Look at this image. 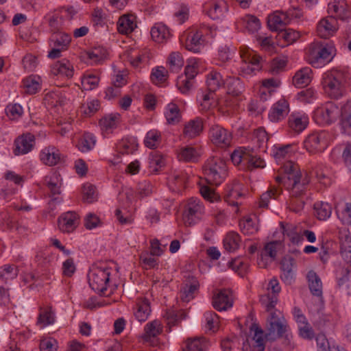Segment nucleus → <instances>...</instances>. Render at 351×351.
<instances>
[{
	"label": "nucleus",
	"mask_w": 351,
	"mask_h": 351,
	"mask_svg": "<svg viewBox=\"0 0 351 351\" xmlns=\"http://www.w3.org/2000/svg\"><path fill=\"white\" fill-rule=\"evenodd\" d=\"M280 172L282 175L277 176L275 180L279 184L282 183L289 192L288 208L298 213L304 208L308 198L311 179L306 173H302L298 164L291 160L283 163Z\"/></svg>",
	"instance_id": "obj_1"
},
{
	"label": "nucleus",
	"mask_w": 351,
	"mask_h": 351,
	"mask_svg": "<svg viewBox=\"0 0 351 351\" xmlns=\"http://www.w3.org/2000/svg\"><path fill=\"white\" fill-rule=\"evenodd\" d=\"M348 80L347 71L333 69L324 73L321 85L324 93L329 98L339 99L346 94Z\"/></svg>",
	"instance_id": "obj_2"
},
{
	"label": "nucleus",
	"mask_w": 351,
	"mask_h": 351,
	"mask_svg": "<svg viewBox=\"0 0 351 351\" xmlns=\"http://www.w3.org/2000/svg\"><path fill=\"white\" fill-rule=\"evenodd\" d=\"M203 171L206 182L215 186L221 184L228 176L226 162L217 156H211L206 160Z\"/></svg>",
	"instance_id": "obj_3"
},
{
	"label": "nucleus",
	"mask_w": 351,
	"mask_h": 351,
	"mask_svg": "<svg viewBox=\"0 0 351 351\" xmlns=\"http://www.w3.org/2000/svg\"><path fill=\"white\" fill-rule=\"evenodd\" d=\"M269 315L267 319V333L263 335L269 340L274 341L282 338L288 332L289 326L281 311L275 308L266 311Z\"/></svg>",
	"instance_id": "obj_4"
},
{
	"label": "nucleus",
	"mask_w": 351,
	"mask_h": 351,
	"mask_svg": "<svg viewBox=\"0 0 351 351\" xmlns=\"http://www.w3.org/2000/svg\"><path fill=\"white\" fill-rule=\"evenodd\" d=\"M110 271L111 269L106 266L93 267L88 274V283L91 289L101 295H106Z\"/></svg>",
	"instance_id": "obj_5"
},
{
	"label": "nucleus",
	"mask_w": 351,
	"mask_h": 351,
	"mask_svg": "<svg viewBox=\"0 0 351 351\" xmlns=\"http://www.w3.org/2000/svg\"><path fill=\"white\" fill-rule=\"evenodd\" d=\"M204 31L203 28L192 27L187 29L180 36L181 43L188 51L194 53L199 52L205 43Z\"/></svg>",
	"instance_id": "obj_6"
},
{
	"label": "nucleus",
	"mask_w": 351,
	"mask_h": 351,
	"mask_svg": "<svg viewBox=\"0 0 351 351\" xmlns=\"http://www.w3.org/2000/svg\"><path fill=\"white\" fill-rule=\"evenodd\" d=\"M339 114L337 105L332 101H328L316 108L313 119L320 125H329L337 121Z\"/></svg>",
	"instance_id": "obj_7"
},
{
	"label": "nucleus",
	"mask_w": 351,
	"mask_h": 351,
	"mask_svg": "<svg viewBox=\"0 0 351 351\" xmlns=\"http://www.w3.org/2000/svg\"><path fill=\"white\" fill-rule=\"evenodd\" d=\"M330 137V135L328 131L314 132L305 138L304 146L309 153L322 152L327 147Z\"/></svg>",
	"instance_id": "obj_8"
},
{
	"label": "nucleus",
	"mask_w": 351,
	"mask_h": 351,
	"mask_svg": "<svg viewBox=\"0 0 351 351\" xmlns=\"http://www.w3.org/2000/svg\"><path fill=\"white\" fill-rule=\"evenodd\" d=\"M204 214V206L199 199L191 197L184 207L183 220L186 226L197 223Z\"/></svg>",
	"instance_id": "obj_9"
},
{
	"label": "nucleus",
	"mask_w": 351,
	"mask_h": 351,
	"mask_svg": "<svg viewBox=\"0 0 351 351\" xmlns=\"http://www.w3.org/2000/svg\"><path fill=\"white\" fill-rule=\"evenodd\" d=\"M208 136L210 141L221 148L230 146L232 141L231 132L218 125H213L210 128Z\"/></svg>",
	"instance_id": "obj_10"
},
{
	"label": "nucleus",
	"mask_w": 351,
	"mask_h": 351,
	"mask_svg": "<svg viewBox=\"0 0 351 351\" xmlns=\"http://www.w3.org/2000/svg\"><path fill=\"white\" fill-rule=\"evenodd\" d=\"M243 64L241 66V72L243 75H251L255 71H260L263 66L262 58L254 51H246L241 54Z\"/></svg>",
	"instance_id": "obj_11"
},
{
	"label": "nucleus",
	"mask_w": 351,
	"mask_h": 351,
	"mask_svg": "<svg viewBox=\"0 0 351 351\" xmlns=\"http://www.w3.org/2000/svg\"><path fill=\"white\" fill-rule=\"evenodd\" d=\"M281 288L278 280L274 278L270 280L268 287L267 293L261 296L260 302L266 311L272 310L278 301V294Z\"/></svg>",
	"instance_id": "obj_12"
},
{
	"label": "nucleus",
	"mask_w": 351,
	"mask_h": 351,
	"mask_svg": "<svg viewBox=\"0 0 351 351\" xmlns=\"http://www.w3.org/2000/svg\"><path fill=\"white\" fill-rule=\"evenodd\" d=\"M332 58V49L319 43H313L308 49V59L311 64L328 62Z\"/></svg>",
	"instance_id": "obj_13"
},
{
	"label": "nucleus",
	"mask_w": 351,
	"mask_h": 351,
	"mask_svg": "<svg viewBox=\"0 0 351 351\" xmlns=\"http://www.w3.org/2000/svg\"><path fill=\"white\" fill-rule=\"evenodd\" d=\"M278 245L277 241H271L265 245L258 260V265L260 267L265 268L269 263L274 261L277 254Z\"/></svg>",
	"instance_id": "obj_14"
},
{
	"label": "nucleus",
	"mask_w": 351,
	"mask_h": 351,
	"mask_svg": "<svg viewBox=\"0 0 351 351\" xmlns=\"http://www.w3.org/2000/svg\"><path fill=\"white\" fill-rule=\"evenodd\" d=\"M328 10L335 14V17L342 21H348L351 18V10L346 0H335L328 4Z\"/></svg>",
	"instance_id": "obj_15"
},
{
	"label": "nucleus",
	"mask_w": 351,
	"mask_h": 351,
	"mask_svg": "<svg viewBox=\"0 0 351 351\" xmlns=\"http://www.w3.org/2000/svg\"><path fill=\"white\" fill-rule=\"evenodd\" d=\"M59 229L63 232H71L79 223V218L75 212H67L58 219Z\"/></svg>",
	"instance_id": "obj_16"
},
{
	"label": "nucleus",
	"mask_w": 351,
	"mask_h": 351,
	"mask_svg": "<svg viewBox=\"0 0 351 351\" xmlns=\"http://www.w3.org/2000/svg\"><path fill=\"white\" fill-rule=\"evenodd\" d=\"M289 112L288 101L282 98L274 104L269 113V119L272 122H278L282 120Z\"/></svg>",
	"instance_id": "obj_17"
},
{
	"label": "nucleus",
	"mask_w": 351,
	"mask_h": 351,
	"mask_svg": "<svg viewBox=\"0 0 351 351\" xmlns=\"http://www.w3.org/2000/svg\"><path fill=\"white\" fill-rule=\"evenodd\" d=\"M213 304L214 308L219 311H226L232 306V293L228 289H222L213 297Z\"/></svg>",
	"instance_id": "obj_18"
},
{
	"label": "nucleus",
	"mask_w": 351,
	"mask_h": 351,
	"mask_svg": "<svg viewBox=\"0 0 351 351\" xmlns=\"http://www.w3.org/2000/svg\"><path fill=\"white\" fill-rule=\"evenodd\" d=\"M15 155L25 154L30 152L34 144V136L30 133L23 134L17 138L15 141Z\"/></svg>",
	"instance_id": "obj_19"
},
{
	"label": "nucleus",
	"mask_w": 351,
	"mask_h": 351,
	"mask_svg": "<svg viewBox=\"0 0 351 351\" xmlns=\"http://www.w3.org/2000/svg\"><path fill=\"white\" fill-rule=\"evenodd\" d=\"M308 124V117L305 113L293 112L288 119L290 129L295 132H301Z\"/></svg>",
	"instance_id": "obj_20"
},
{
	"label": "nucleus",
	"mask_w": 351,
	"mask_h": 351,
	"mask_svg": "<svg viewBox=\"0 0 351 351\" xmlns=\"http://www.w3.org/2000/svg\"><path fill=\"white\" fill-rule=\"evenodd\" d=\"M51 73L66 79L73 75V67L70 62L66 59L58 61L51 66Z\"/></svg>",
	"instance_id": "obj_21"
},
{
	"label": "nucleus",
	"mask_w": 351,
	"mask_h": 351,
	"mask_svg": "<svg viewBox=\"0 0 351 351\" xmlns=\"http://www.w3.org/2000/svg\"><path fill=\"white\" fill-rule=\"evenodd\" d=\"M40 158L44 164L54 166L61 161L62 155L56 147L49 146L42 150Z\"/></svg>",
	"instance_id": "obj_22"
},
{
	"label": "nucleus",
	"mask_w": 351,
	"mask_h": 351,
	"mask_svg": "<svg viewBox=\"0 0 351 351\" xmlns=\"http://www.w3.org/2000/svg\"><path fill=\"white\" fill-rule=\"evenodd\" d=\"M336 21L334 18L321 20L317 27L318 36L322 38H328L337 31Z\"/></svg>",
	"instance_id": "obj_23"
},
{
	"label": "nucleus",
	"mask_w": 351,
	"mask_h": 351,
	"mask_svg": "<svg viewBox=\"0 0 351 351\" xmlns=\"http://www.w3.org/2000/svg\"><path fill=\"white\" fill-rule=\"evenodd\" d=\"M267 23L271 30L280 32L285 25L289 23V19L286 12L276 11L273 14L269 16Z\"/></svg>",
	"instance_id": "obj_24"
},
{
	"label": "nucleus",
	"mask_w": 351,
	"mask_h": 351,
	"mask_svg": "<svg viewBox=\"0 0 351 351\" xmlns=\"http://www.w3.org/2000/svg\"><path fill=\"white\" fill-rule=\"evenodd\" d=\"M210 343L204 337L189 338L182 348L183 351H208Z\"/></svg>",
	"instance_id": "obj_25"
},
{
	"label": "nucleus",
	"mask_w": 351,
	"mask_h": 351,
	"mask_svg": "<svg viewBox=\"0 0 351 351\" xmlns=\"http://www.w3.org/2000/svg\"><path fill=\"white\" fill-rule=\"evenodd\" d=\"M152 39L158 43L167 42L171 36L169 29L162 23H156L150 32Z\"/></svg>",
	"instance_id": "obj_26"
},
{
	"label": "nucleus",
	"mask_w": 351,
	"mask_h": 351,
	"mask_svg": "<svg viewBox=\"0 0 351 351\" xmlns=\"http://www.w3.org/2000/svg\"><path fill=\"white\" fill-rule=\"evenodd\" d=\"M203 130V121L200 118H195L185 123L183 135L185 138H193L199 136Z\"/></svg>",
	"instance_id": "obj_27"
},
{
	"label": "nucleus",
	"mask_w": 351,
	"mask_h": 351,
	"mask_svg": "<svg viewBox=\"0 0 351 351\" xmlns=\"http://www.w3.org/2000/svg\"><path fill=\"white\" fill-rule=\"evenodd\" d=\"M71 40V36L68 34L62 32H54L49 38V46L66 50Z\"/></svg>",
	"instance_id": "obj_28"
},
{
	"label": "nucleus",
	"mask_w": 351,
	"mask_h": 351,
	"mask_svg": "<svg viewBox=\"0 0 351 351\" xmlns=\"http://www.w3.org/2000/svg\"><path fill=\"white\" fill-rule=\"evenodd\" d=\"M228 95L238 97L244 90V85L240 78L228 77L226 79Z\"/></svg>",
	"instance_id": "obj_29"
},
{
	"label": "nucleus",
	"mask_w": 351,
	"mask_h": 351,
	"mask_svg": "<svg viewBox=\"0 0 351 351\" xmlns=\"http://www.w3.org/2000/svg\"><path fill=\"white\" fill-rule=\"evenodd\" d=\"M199 287L198 280L195 278L191 277L181 291L180 298L182 300L188 302L193 299L195 293L197 291Z\"/></svg>",
	"instance_id": "obj_30"
},
{
	"label": "nucleus",
	"mask_w": 351,
	"mask_h": 351,
	"mask_svg": "<svg viewBox=\"0 0 351 351\" xmlns=\"http://www.w3.org/2000/svg\"><path fill=\"white\" fill-rule=\"evenodd\" d=\"M340 125L344 132L351 134V101H348L341 108Z\"/></svg>",
	"instance_id": "obj_31"
},
{
	"label": "nucleus",
	"mask_w": 351,
	"mask_h": 351,
	"mask_svg": "<svg viewBox=\"0 0 351 351\" xmlns=\"http://www.w3.org/2000/svg\"><path fill=\"white\" fill-rule=\"evenodd\" d=\"M136 17L134 15H123L119 19L117 29L119 33L128 34L136 27Z\"/></svg>",
	"instance_id": "obj_32"
},
{
	"label": "nucleus",
	"mask_w": 351,
	"mask_h": 351,
	"mask_svg": "<svg viewBox=\"0 0 351 351\" xmlns=\"http://www.w3.org/2000/svg\"><path fill=\"white\" fill-rule=\"evenodd\" d=\"M187 180L188 176L186 173L177 172L169 178L168 184L171 190L179 193L185 186Z\"/></svg>",
	"instance_id": "obj_33"
},
{
	"label": "nucleus",
	"mask_w": 351,
	"mask_h": 351,
	"mask_svg": "<svg viewBox=\"0 0 351 351\" xmlns=\"http://www.w3.org/2000/svg\"><path fill=\"white\" fill-rule=\"evenodd\" d=\"M254 331L252 341L254 343L251 346V351H265V343L263 339V330L256 324H253L250 328Z\"/></svg>",
	"instance_id": "obj_34"
},
{
	"label": "nucleus",
	"mask_w": 351,
	"mask_h": 351,
	"mask_svg": "<svg viewBox=\"0 0 351 351\" xmlns=\"http://www.w3.org/2000/svg\"><path fill=\"white\" fill-rule=\"evenodd\" d=\"M312 79V70L309 67H304L296 72L293 77L295 86L302 88L307 86Z\"/></svg>",
	"instance_id": "obj_35"
},
{
	"label": "nucleus",
	"mask_w": 351,
	"mask_h": 351,
	"mask_svg": "<svg viewBox=\"0 0 351 351\" xmlns=\"http://www.w3.org/2000/svg\"><path fill=\"white\" fill-rule=\"evenodd\" d=\"M44 101L49 107L62 106L66 101L65 96L62 95L59 88L47 93L44 97Z\"/></svg>",
	"instance_id": "obj_36"
},
{
	"label": "nucleus",
	"mask_w": 351,
	"mask_h": 351,
	"mask_svg": "<svg viewBox=\"0 0 351 351\" xmlns=\"http://www.w3.org/2000/svg\"><path fill=\"white\" fill-rule=\"evenodd\" d=\"M308 287L313 295L321 297L322 295V284L321 279L314 271H308L307 274Z\"/></svg>",
	"instance_id": "obj_37"
},
{
	"label": "nucleus",
	"mask_w": 351,
	"mask_h": 351,
	"mask_svg": "<svg viewBox=\"0 0 351 351\" xmlns=\"http://www.w3.org/2000/svg\"><path fill=\"white\" fill-rule=\"evenodd\" d=\"M226 80H223L221 75L216 71H211L207 76L206 84L208 90L215 92L222 85L225 84Z\"/></svg>",
	"instance_id": "obj_38"
},
{
	"label": "nucleus",
	"mask_w": 351,
	"mask_h": 351,
	"mask_svg": "<svg viewBox=\"0 0 351 351\" xmlns=\"http://www.w3.org/2000/svg\"><path fill=\"white\" fill-rule=\"evenodd\" d=\"M151 308L149 300L144 298L136 304V310L134 312V316L140 322H145L148 318Z\"/></svg>",
	"instance_id": "obj_39"
},
{
	"label": "nucleus",
	"mask_w": 351,
	"mask_h": 351,
	"mask_svg": "<svg viewBox=\"0 0 351 351\" xmlns=\"http://www.w3.org/2000/svg\"><path fill=\"white\" fill-rule=\"evenodd\" d=\"M223 247L228 252H232L237 250L241 243V237L235 232H228L223 239Z\"/></svg>",
	"instance_id": "obj_40"
},
{
	"label": "nucleus",
	"mask_w": 351,
	"mask_h": 351,
	"mask_svg": "<svg viewBox=\"0 0 351 351\" xmlns=\"http://www.w3.org/2000/svg\"><path fill=\"white\" fill-rule=\"evenodd\" d=\"M241 185L239 183L234 184L232 186H228L226 194L224 195V200L231 206H238L237 199L243 195L240 191Z\"/></svg>",
	"instance_id": "obj_41"
},
{
	"label": "nucleus",
	"mask_w": 351,
	"mask_h": 351,
	"mask_svg": "<svg viewBox=\"0 0 351 351\" xmlns=\"http://www.w3.org/2000/svg\"><path fill=\"white\" fill-rule=\"evenodd\" d=\"M165 114L168 124L176 125L181 120L180 109L175 104L167 105Z\"/></svg>",
	"instance_id": "obj_42"
},
{
	"label": "nucleus",
	"mask_w": 351,
	"mask_h": 351,
	"mask_svg": "<svg viewBox=\"0 0 351 351\" xmlns=\"http://www.w3.org/2000/svg\"><path fill=\"white\" fill-rule=\"evenodd\" d=\"M126 59L130 62L134 67H138L140 64L145 62L147 56L141 53L139 50L135 49H130L125 51Z\"/></svg>",
	"instance_id": "obj_43"
},
{
	"label": "nucleus",
	"mask_w": 351,
	"mask_h": 351,
	"mask_svg": "<svg viewBox=\"0 0 351 351\" xmlns=\"http://www.w3.org/2000/svg\"><path fill=\"white\" fill-rule=\"evenodd\" d=\"M162 330L160 322L158 320H154L147 323L144 328L145 333L143 336L146 341L150 340L152 337L158 335Z\"/></svg>",
	"instance_id": "obj_44"
},
{
	"label": "nucleus",
	"mask_w": 351,
	"mask_h": 351,
	"mask_svg": "<svg viewBox=\"0 0 351 351\" xmlns=\"http://www.w3.org/2000/svg\"><path fill=\"white\" fill-rule=\"evenodd\" d=\"M100 78L95 73L87 72L82 78V86L84 90H91L99 85Z\"/></svg>",
	"instance_id": "obj_45"
},
{
	"label": "nucleus",
	"mask_w": 351,
	"mask_h": 351,
	"mask_svg": "<svg viewBox=\"0 0 351 351\" xmlns=\"http://www.w3.org/2000/svg\"><path fill=\"white\" fill-rule=\"evenodd\" d=\"M54 321V313L52 312L51 307L40 308L37 324L40 325L41 327H45L53 324Z\"/></svg>",
	"instance_id": "obj_46"
},
{
	"label": "nucleus",
	"mask_w": 351,
	"mask_h": 351,
	"mask_svg": "<svg viewBox=\"0 0 351 351\" xmlns=\"http://www.w3.org/2000/svg\"><path fill=\"white\" fill-rule=\"evenodd\" d=\"M340 253L347 263H351V236L345 234L341 237Z\"/></svg>",
	"instance_id": "obj_47"
},
{
	"label": "nucleus",
	"mask_w": 351,
	"mask_h": 351,
	"mask_svg": "<svg viewBox=\"0 0 351 351\" xmlns=\"http://www.w3.org/2000/svg\"><path fill=\"white\" fill-rule=\"evenodd\" d=\"M300 36V35L298 32L292 29H287L280 30L278 34L277 38L279 41H280V40L285 41V43L281 45L282 47H285V45H289L295 42Z\"/></svg>",
	"instance_id": "obj_48"
},
{
	"label": "nucleus",
	"mask_w": 351,
	"mask_h": 351,
	"mask_svg": "<svg viewBox=\"0 0 351 351\" xmlns=\"http://www.w3.org/2000/svg\"><path fill=\"white\" fill-rule=\"evenodd\" d=\"M25 91L30 95L36 93L40 89V77L36 75H31L23 81Z\"/></svg>",
	"instance_id": "obj_49"
},
{
	"label": "nucleus",
	"mask_w": 351,
	"mask_h": 351,
	"mask_svg": "<svg viewBox=\"0 0 351 351\" xmlns=\"http://www.w3.org/2000/svg\"><path fill=\"white\" fill-rule=\"evenodd\" d=\"M45 182L52 196L60 194L62 182L59 178V175L55 173L51 176L46 177Z\"/></svg>",
	"instance_id": "obj_50"
},
{
	"label": "nucleus",
	"mask_w": 351,
	"mask_h": 351,
	"mask_svg": "<svg viewBox=\"0 0 351 351\" xmlns=\"http://www.w3.org/2000/svg\"><path fill=\"white\" fill-rule=\"evenodd\" d=\"M187 316V313L182 309L175 311L168 310L165 313V317L167 320V324L171 326L178 324L182 319H184Z\"/></svg>",
	"instance_id": "obj_51"
},
{
	"label": "nucleus",
	"mask_w": 351,
	"mask_h": 351,
	"mask_svg": "<svg viewBox=\"0 0 351 351\" xmlns=\"http://www.w3.org/2000/svg\"><path fill=\"white\" fill-rule=\"evenodd\" d=\"M178 158L180 161L195 162L197 160L198 154L195 148L186 146L180 149Z\"/></svg>",
	"instance_id": "obj_52"
},
{
	"label": "nucleus",
	"mask_w": 351,
	"mask_h": 351,
	"mask_svg": "<svg viewBox=\"0 0 351 351\" xmlns=\"http://www.w3.org/2000/svg\"><path fill=\"white\" fill-rule=\"evenodd\" d=\"M253 141L257 144L259 149H262L265 152L267 148L269 138L266 131L263 128H259L254 131Z\"/></svg>",
	"instance_id": "obj_53"
},
{
	"label": "nucleus",
	"mask_w": 351,
	"mask_h": 351,
	"mask_svg": "<svg viewBox=\"0 0 351 351\" xmlns=\"http://www.w3.org/2000/svg\"><path fill=\"white\" fill-rule=\"evenodd\" d=\"M231 160L235 165H241L244 167L245 162H249V149L240 148L233 152L231 155Z\"/></svg>",
	"instance_id": "obj_54"
},
{
	"label": "nucleus",
	"mask_w": 351,
	"mask_h": 351,
	"mask_svg": "<svg viewBox=\"0 0 351 351\" xmlns=\"http://www.w3.org/2000/svg\"><path fill=\"white\" fill-rule=\"evenodd\" d=\"M82 193L84 202L91 204L97 199L95 187L90 183H86L83 185Z\"/></svg>",
	"instance_id": "obj_55"
},
{
	"label": "nucleus",
	"mask_w": 351,
	"mask_h": 351,
	"mask_svg": "<svg viewBox=\"0 0 351 351\" xmlns=\"http://www.w3.org/2000/svg\"><path fill=\"white\" fill-rule=\"evenodd\" d=\"M168 63L171 72H178L184 64V60L181 53L179 52L171 53L168 58Z\"/></svg>",
	"instance_id": "obj_56"
},
{
	"label": "nucleus",
	"mask_w": 351,
	"mask_h": 351,
	"mask_svg": "<svg viewBox=\"0 0 351 351\" xmlns=\"http://www.w3.org/2000/svg\"><path fill=\"white\" fill-rule=\"evenodd\" d=\"M119 114H110L100 119L99 125L101 129L108 132L116 128L119 123Z\"/></svg>",
	"instance_id": "obj_57"
},
{
	"label": "nucleus",
	"mask_w": 351,
	"mask_h": 351,
	"mask_svg": "<svg viewBox=\"0 0 351 351\" xmlns=\"http://www.w3.org/2000/svg\"><path fill=\"white\" fill-rule=\"evenodd\" d=\"M137 143L134 139H123L117 145V149L121 154H130L137 149Z\"/></svg>",
	"instance_id": "obj_58"
},
{
	"label": "nucleus",
	"mask_w": 351,
	"mask_h": 351,
	"mask_svg": "<svg viewBox=\"0 0 351 351\" xmlns=\"http://www.w3.org/2000/svg\"><path fill=\"white\" fill-rule=\"evenodd\" d=\"M239 99L235 97L227 95L224 99L218 101L219 110L223 112H229L230 110L234 109L238 105Z\"/></svg>",
	"instance_id": "obj_59"
},
{
	"label": "nucleus",
	"mask_w": 351,
	"mask_h": 351,
	"mask_svg": "<svg viewBox=\"0 0 351 351\" xmlns=\"http://www.w3.org/2000/svg\"><path fill=\"white\" fill-rule=\"evenodd\" d=\"M95 144V137L91 134H85L77 143V147L82 152H87L92 149Z\"/></svg>",
	"instance_id": "obj_60"
},
{
	"label": "nucleus",
	"mask_w": 351,
	"mask_h": 351,
	"mask_svg": "<svg viewBox=\"0 0 351 351\" xmlns=\"http://www.w3.org/2000/svg\"><path fill=\"white\" fill-rule=\"evenodd\" d=\"M314 208L317 217L319 220H326L328 219L332 212L331 206L328 203L318 202L315 204Z\"/></svg>",
	"instance_id": "obj_61"
},
{
	"label": "nucleus",
	"mask_w": 351,
	"mask_h": 351,
	"mask_svg": "<svg viewBox=\"0 0 351 351\" xmlns=\"http://www.w3.org/2000/svg\"><path fill=\"white\" fill-rule=\"evenodd\" d=\"M282 193V189L278 187H273L261 196L259 206L265 208L268 206L271 198L276 199Z\"/></svg>",
	"instance_id": "obj_62"
},
{
	"label": "nucleus",
	"mask_w": 351,
	"mask_h": 351,
	"mask_svg": "<svg viewBox=\"0 0 351 351\" xmlns=\"http://www.w3.org/2000/svg\"><path fill=\"white\" fill-rule=\"evenodd\" d=\"M161 140L160 132L156 130H150L146 134L145 145L150 149H155L158 147Z\"/></svg>",
	"instance_id": "obj_63"
},
{
	"label": "nucleus",
	"mask_w": 351,
	"mask_h": 351,
	"mask_svg": "<svg viewBox=\"0 0 351 351\" xmlns=\"http://www.w3.org/2000/svg\"><path fill=\"white\" fill-rule=\"evenodd\" d=\"M168 78V71L163 66H158L152 70L151 79L154 84L165 82Z\"/></svg>",
	"instance_id": "obj_64"
}]
</instances>
